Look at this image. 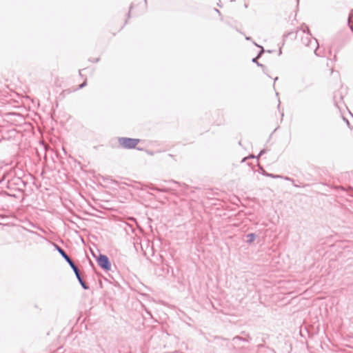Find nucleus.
Masks as SVG:
<instances>
[{
    "instance_id": "7",
    "label": "nucleus",
    "mask_w": 353,
    "mask_h": 353,
    "mask_svg": "<svg viewBox=\"0 0 353 353\" xmlns=\"http://www.w3.org/2000/svg\"><path fill=\"white\" fill-rule=\"evenodd\" d=\"M80 282H81V283L82 286H83L84 288H86V287H85V285L84 283H83L82 281H80Z\"/></svg>"
},
{
    "instance_id": "3",
    "label": "nucleus",
    "mask_w": 353,
    "mask_h": 353,
    "mask_svg": "<svg viewBox=\"0 0 353 353\" xmlns=\"http://www.w3.org/2000/svg\"><path fill=\"white\" fill-rule=\"evenodd\" d=\"M58 251L66 261L69 260L70 257L65 254V252L61 248H58Z\"/></svg>"
},
{
    "instance_id": "4",
    "label": "nucleus",
    "mask_w": 353,
    "mask_h": 353,
    "mask_svg": "<svg viewBox=\"0 0 353 353\" xmlns=\"http://www.w3.org/2000/svg\"><path fill=\"white\" fill-rule=\"evenodd\" d=\"M73 270L74 271L75 274H76L77 277L78 278L79 281H81V279L78 268H76V269H74Z\"/></svg>"
},
{
    "instance_id": "9",
    "label": "nucleus",
    "mask_w": 353,
    "mask_h": 353,
    "mask_svg": "<svg viewBox=\"0 0 353 353\" xmlns=\"http://www.w3.org/2000/svg\"><path fill=\"white\" fill-rule=\"evenodd\" d=\"M251 237L254 238V235L253 234H250V235Z\"/></svg>"
},
{
    "instance_id": "6",
    "label": "nucleus",
    "mask_w": 353,
    "mask_h": 353,
    "mask_svg": "<svg viewBox=\"0 0 353 353\" xmlns=\"http://www.w3.org/2000/svg\"><path fill=\"white\" fill-rule=\"evenodd\" d=\"M85 85H86V81H84L82 84H81V85H79V88H83V86H85Z\"/></svg>"
},
{
    "instance_id": "2",
    "label": "nucleus",
    "mask_w": 353,
    "mask_h": 353,
    "mask_svg": "<svg viewBox=\"0 0 353 353\" xmlns=\"http://www.w3.org/2000/svg\"><path fill=\"white\" fill-rule=\"evenodd\" d=\"M97 262L101 268L105 270H110L111 265L108 258L105 255L101 254L97 259Z\"/></svg>"
},
{
    "instance_id": "1",
    "label": "nucleus",
    "mask_w": 353,
    "mask_h": 353,
    "mask_svg": "<svg viewBox=\"0 0 353 353\" xmlns=\"http://www.w3.org/2000/svg\"><path fill=\"white\" fill-rule=\"evenodd\" d=\"M118 142L119 145L123 148L134 149L139 143L140 139L121 137L119 138Z\"/></svg>"
},
{
    "instance_id": "5",
    "label": "nucleus",
    "mask_w": 353,
    "mask_h": 353,
    "mask_svg": "<svg viewBox=\"0 0 353 353\" xmlns=\"http://www.w3.org/2000/svg\"><path fill=\"white\" fill-rule=\"evenodd\" d=\"M67 262L70 264V265L73 270L76 269L77 266L74 264V263L70 259H69V260H68Z\"/></svg>"
},
{
    "instance_id": "8",
    "label": "nucleus",
    "mask_w": 353,
    "mask_h": 353,
    "mask_svg": "<svg viewBox=\"0 0 353 353\" xmlns=\"http://www.w3.org/2000/svg\"><path fill=\"white\" fill-rule=\"evenodd\" d=\"M215 11L218 13V14H220L219 11L218 10H215Z\"/></svg>"
}]
</instances>
